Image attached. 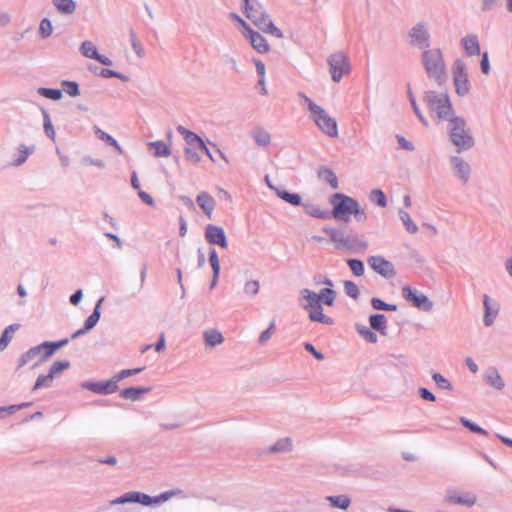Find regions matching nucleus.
I'll return each mask as SVG.
<instances>
[{"label": "nucleus", "mask_w": 512, "mask_h": 512, "mask_svg": "<svg viewBox=\"0 0 512 512\" xmlns=\"http://www.w3.org/2000/svg\"><path fill=\"white\" fill-rule=\"evenodd\" d=\"M316 284H324L327 287L321 289L318 293L311 291L307 288L301 290L300 294L307 304L303 306L304 310L308 312V318L312 322H318L325 325H333L334 320L323 313V306H333L337 297V292L333 290V282L322 275L314 277Z\"/></svg>", "instance_id": "obj_1"}, {"label": "nucleus", "mask_w": 512, "mask_h": 512, "mask_svg": "<svg viewBox=\"0 0 512 512\" xmlns=\"http://www.w3.org/2000/svg\"><path fill=\"white\" fill-rule=\"evenodd\" d=\"M68 343L69 339L65 338L56 342L45 341L37 346L31 347L18 358L15 372H19L24 366L29 364H31V369L37 368L40 364L52 357L58 349L65 347Z\"/></svg>", "instance_id": "obj_2"}, {"label": "nucleus", "mask_w": 512, "mask_h": 512, "mask_svg": "<svg viewBox=\"0 0 512 512\" xmlns=\"http://www.w3.org/2000/svg\"><path fill=\"white\" fill-rule=\"evenodd\" d=\"M446 130L449 140L456 147L457 152L468 151L474 146L475 139L472 131L467 127L463 117L455 115L448 120Z\"/></svg>", "instance_id": "obj_3"}, {"label": "nucleus", "mask_w": 512, "mask_h": 512, "mask_svg": "<svg viewBox=\"0 0 512 512\" xmlns=\"http://www.w3.org/2000/svg\"><path fill=\"white\" fill-rule=\"evenodd\" d=\"M422 100L426 104L431 115L434 116L438 122H447L455 116V111L449 94L446 91H425L423 93Z\"/></svg>", "instance_id": "obj_4"}, {"label": "nucleus", "mask_w": 512, "mask_h": 512, "mask_svg": "<svg viewBox=\"0 0 512 512\" xmlns=\"http://www.w3.org/2000/svg\"><path fill=\"white\" fill-rule=\"evenodd\" d=\"M244 13L261 31L277 38L283 37L281 30L273 24L259 0H244Z\"/></svg>", "instance_id": "obj_5"}, {"label": "nucleus", "mask_w": 512, "mask_h": 512, "mask_svg": "<svg viewBox=\"0 0 512 512\" xmlns=\"http://www.w3.org/2000/svg\"><path fill=\"white\" fill-rule=\"evenodd\" d=\"M421 61L428 77L434 79L438 85L441 86L447 81L446 65L441 49L425 50Z\"/></svg>", "instance_id": "obj_6"}, {"label": "nucleus", "mask_w": 512, "mask_h": 512, "mask_svg": "<svg viewBox=\"0 0 512 512\" xmlns=\"http://www.w3.org/2000/svg\"><path fill=\"white\" fill-rule=\"evenodd\" d=\"M323 232L326 233L330 240L335 244L337 249H346L348 251L357 253L364 251L368 244L358 234H347L341 228H331L328 226L323 227Z\"/></svg>", "instance_id": "obj_7"}, {"label": "nucleus", "mask_w": 512, "mask_h": 512, "mask_svg": "<svg viewBox=\"0 0 512 512\" xmlns=\"http://www.w3.org/2000/svg\"><path fill=\"white\" fill-rule=\"evenodd\" d=\"M333 210L330 213L335 219L347 222L352 215L353 208L356 207V200L342 193H335L331 197Z\"/></svg>", "instance_id": "obj_8"}, {"label": "nucleus", "mask_w": 512, "mask_h": 512, "mask_svg": "<svg viewBox=\"0 0 512 512\" xmlns=\"http://www.w3.org/2000/svg\"><path fill=\"white\" fill-rule=\"evenodd\" d=\"M311 118L315 125L327 136L331 138L338 137V125L334 118L330 117L328 113L319 107L311 113Z\"/></svg>", "instance_id": "obj_9"}, {"label": "nucleus", "mask_w": 512, "mask_h": 512, "mask_svg": "<svg viewBox=\"0 0 512 512\" xmlns=\"http://www.w3.org/2000/svg\"><path fill=\"white\" fill-rule=\"evenodd\" d=\"M452 73L455 92L458 96H466L470 91V82L466 71V65L463 60L457 59L454 62Z\"/></svg>", "instance_id": "obj_10"}, {"label": "nucleus", "mask_w": 512, "mask_h": 512, "mask_svg": "<svg viewBox=\"0 0 512 512\" xmlns=\"http://www.w3.org/2000/svg\"><path fill=\"white\" fill-rule=\"evenodd\" d=\"M328 65L332 80L336 83L340 82L341 78L350 71L349 60L342 52L331 54L328 57Z\"/></svg>", "instance_id": "obj_11"}, {"label": "nucleus", "mask_w": 512, "mask_h": 512, "mask_svg": "<svg viewBox=\"0 0 512 512\" xmlns=\"http://www.w3.org/2000/svg\"><path fill=\"white\" fill-rule=\"evenodd\" d=\"M409 44L418 49H425L430 45V33L427 23H416L408 32Z\"/></svg>", "instance_id": "obj_12"}, {"label": "nucleus", "mask_w": 512, "mask_h": 512, "mask_svg": "<svg viewBox=\"0 0 512 512\" xmlns=\"http://www.w3.org/2000/svg\"><path fill=\"white\" fill-rule=\"evenodd\" d=\"M402 296L406 301L411 302L413 306L422 311L429 312L433 309L434 303L425 294L418 293L409 286L402 288Z\"/></svg>", "instance_id": "obj_13"}, {"label": "nucleus", "mask_w": 512, "mask_h": 512, "mask_svg": "<svg viewBox=\"0 0 512 512\" xmlns=\"http://www.w3.org/2000/svg\"><path fill=\"white\" fill-rule=\"evenodd\" d=\"M367 262L374 271L384 278H392L396 274L394 265L382 256H370Z\"/></svg>", "instance_id": "obj_14"}, {"label": "nucleus", "mask_w": 512, "mask_h": 512, "mask_svg": "<svg viewBox=\"0 0 512 512\" xmlns=\"http://www.w3.org/2000/svg\"><path fill=\"white\" fill-rule=\"evenodd\" d=\"M445 501L450 504L472 507L476 504L477 497L471 492L460 493L456 490H447L445 494Z\"/></svg>", "instance_id": "obj_15"}, {"label": "nucleus", "mask_w": 512, "mask_h": 512, "mask_svg": "<svg viewBox=\"0 0 512 512\" xmlns=\"http://www.w3.org/2000/svg\"><path fill=\"white\" fill-rule=\"evenodd\" d=\"M205 238L209 244L218 245L224 249L228 247L224 229L220 226L208 224L205 228Z\"/></svg>", "instance_id": "obj_16"}, {"label": "nucleus", "mask_w": 512, "mask_h": 512, "mask_svg": "<svg viewBox=\"0 0 512 512\" xmlns=\"http://www.w3.org/2000/svg\"><path fill=\"white\" fill-rule=\"evenodd\" d=\"M81 387L101 395H109L118 390V385L112 378L104 382L84 381L81 383Z\"/></svg>", "instance_id": "obj_17"}, {"label": "nucleus", "mask_w": 512, "mask_h": 512, "mask_svg": "<svg viewBox=\"0 0 512 512\" xmlns=\"http://www.w3.org/2000/svg\"><path fill=\"white\" fill-rule=\"evenodd\" d=\"M449 163L460 181L464 184L467 183L471 175V167L469 163L459 156H451L449 158Z\"/></svg>", "instance_id": "obj_18"}, {"label": "nucleus", "mask_w": 512, "mask_h": 512, "mask_svg": "<svg viewBox=\"0 0 512 512\" xmlns=\"http://www.w3.org/2000/svg\"><path fill=\"white\" fill-rule=\"evenodd\" d=\"M483 308H484V316L483 323L486 327H490L493 325L498 313H499V304L492 299L488 295L483 296Z\"/></svg>", "instance_id": "obj_19"}, {"label": "nucleus", "mask_w": 512, "mask_h": 512, "mask_svg": "<svg viewBox=\"0 0 512 512\" xmlns=\"http://www.w3.org/2000/svg\"><path fill=\"white\" fill-rule=\"evenodd\" d=\"M181 492L182 491L179 489H172V490L165 491L157 496H150V495L144 493L142 505H144V506L160 505L164 502L169 501L173 497L181 494Z\"/></svg>", "instance_id": "obj_20"}, {"label": "nucleus", "mask_w": 512, "mask_h": 512, "mask_svg": "<svg viewBox=\"0 0 512 512\" xmlns=\"http://www.w3.org/2000/svg\"><path fill=\"white\" fill-rule=\"evenodd\" d=\"M484 381L496 390H502L505 387V382L495 367H489L483 374Z\"/></svg>", "instance_id": "obj_21"}, {"label": "nucleus", "mask_w": 512, "mask_h": 512, "mask_svg": "<svg viewBox=\"0 0 512 512\" xmlns=\"http://www.w3.org/2000/svg\"><path fill=\"white\" fill-rule=\"evenodd\" d=\"M246 37L250 40L252 47L259 53H266L269 50V45L266 39L258 32L247 28Z\"/></svg>", "instance_id": "obj_22"}, {"label": "nucleus", "mask_w": 512, "mask_h": 512, "mask_svg": "<svg viewBox=\"0 0 512 512\" xmlns=\"http://www.w3.org/2000/svg\"><path fill=\"white\" fill-rule=\"evenodd\" d=\"M203 340L206 348H215L224 342L223 334L217 329H207L203 332Z\"/></svg>", "instance_id": "obj_23"}, {"label": "nucleus", "mask_w": 512, "mask_h": 512, "mask_svg": "<svg viewBox=\"0 0 512 512\" xmlns=\"http://www.w3.org/2000/svg\"><path fill=\"white\" fill-rule=\"evenodd\" d=\"M197 204L203 210V212L210 217L215 206L216 202L214 198L208 194L207 192H200L196 198Z\"/></svg>", "instance_id": "obj_24"}, {"label": "nucleus", "mask_w": 512, "mask_h": 512, "mask_svg": "<svg viewBox=\"0 0 512 512\" xmlns=\"http://www.w3.org/2000/svg\"><path fill=\"white\" fill-rule=\"evenodd\" d=\"M177 131L181 134L187 144V147L198 148V146H203V140L196 133L186 129L185 127L179 125L177 127Z\"/></svg>", "instance_id": "obj_25"}, {"label": "nucleus", "mask_w": 512, "mask_h": 512, "mask_svg": "<svg viewBox=\"0 0 512 512\" xmlns=\"http://www.w3.org/2000/svg\"><path fill=\"white\" fill-rule=\"evenodd\" d=\"M465 52L469 56L480 54V44L476 35H468L462 39Z\"/></svg>", "instance_id": "obj_26"}, {"label": "nucleus", "mask_w": 512, "mask_h": 512, "mask_svg": "<svg viewBox=\"0 0 512 512\" xmlns=\"http://www.w3.org/2000/svg\"><path fill=\"white\" fill-rule=\"evenodd\" d=\"M370 327L381 335L387 334V318L383 314H372L369 317Z\"/></svg>", "instance_id": "obj_27"}, {"label": "nucleus", "mask_w": 512, "mask_h": 512, "mask_svg": "<svg viewBox=\"0 0 512 512\" xmlns=\"http://www.w3.org/2000/svg\"><path fill=\"white\" fill-rule=\"evenodd\" d=\"M151 391V387H129L121 391L120 396L124 399L137 401L143 394Z\"/></svg>", "instance_id": "obj_28"}, {"label": "nucleus", "mask_w": 512, "mask_h": 512, "mask_svg": "<svg viewBox=\"0 0 512 512\" xmlns=\"http://www.w3.org/2000/svg\"><path fill=\"white\" fill-rule=\"evenodd\" d=\"M293 448L292 439L285 437L278 439L275 444L267 448L268 453H285L290 452Z\"/></svg>", "instance_id": "obj_29"}, {"label": "nucleus", "mask_w": 512, "mask_h": 512, "mask_svg": "<svg viewBox=\"0 0 512 512\" xmlns=\"http://www.w3.org/2000/svg\"><path fill=\"white\" fill-rule=\"evenodd\" d=\"M34 150H35L34 145L27 146L25 144H20L18 147L19 155L16 159H14L10 163V166H13V167L21 166L22 164H24L26 162V160L34 152Z\"/></svg>", "instance_id": "obj_30"}, {"label": "nucleus", "mask_w": 512, "mask_h": 512, "mask_svg": "<svg viewBox=\"0 0 512 512\" xmlns=\"http://www.w3.org/2000/svg\"><path fill=\"white\" fill-rule=\"evenodd\" d=\"M144 493L139 491L127 492L112 501L113 504L139 503L142 505Z\"/></svg>", "instance_id": "obj_31"}, {"label": "nucleus", "mask_w": 512, "mask_h": 512, "mask_svg": "<svg viewBox=\"0 0 512 512\" xmlns=\"http://www.w3.org/2000/svg\"><path fill=\"white\" fill-rule=\"evenodd\" d=\"M20 328L19 324H11L7 326L0 336V352L4 351L13 338V333Z\"/></svg>", "instance_id": "obj_32"}, {"label": "nucleus", "mask_w": 512, "mask_h": 512, "mask_svg": "<svg viewBox=\"0 0 512 512\" xmlns=\"http://www.w3.org/2000/svg\"><path fill=\"white\" fill-rule=\"evenodd\" d=\"M53 5L59 13L64 15L73 14L77 7L74 0H53Z\"/></svg>", "instance_id": "obj_33"}, {"label": "nucleus", "mask_w": 512, "mask_h": 512, "mask_svg": "<svg viewBox=\"0 0 512 512\" xmlns=\"http://www.w3.org/2000/svg\"><path fill=\"white\" fill-rule=\"evenodd\" d=\"M326 501L330 503L333 508L347 510L351 504V499L347 495L327 496Z\"/></svg>", "instance_id": "obj_34"}, {"label": "nucleus", "mask_w": 512, "mask_h": 512, "mask_svg": "<svg viewBox=\"0 0 512 512\" xmlns=\"http://www.w3.org/2000/svg\"><path fill=\"white\" fill-rule=\"evenodd\" d=\"M275 193L280 199L293 206L302 205L301 196L297 193H290L282 188L275 189Z\"/></svg>", "instance_id": "obj_35"}, {"label": "nucleus", "mask_w": 512, "mask_h": 512, "mask_svg": "<svg viewBox=\"0 0 512 512\" xmlns=\"http://www.w3.org/2000/svg\"><path fill=\"white\" fill-rule=\"evenodd\" d=\"M318 177L328 183L333 189L338 188V179L335 173L328 167H321L318 171Z\"/></svg>", "instance_id": "obj_36"}, {"label": "nucleus", "mask_w": 512, "mask_h": 512, "mask_svg": "<svg viewBox=\"0 0 512 512\" xmlns=\"http://www.w3.org/2000/svg\"><path fill=\"white\" fill-rule=\"evenodd\" d=\"M103 301H104V298H100L98 300L92 314L86 319L85 324H84L85 330H91L98 323V321L100 319V315H101L100 307H101V304Z\"/></svg>", "instance_id": "obj_37"}, {"label": "nucleus", "mask_w": 512, "mask_h": 512, "mask_svg": "<svg viewBox=\"0 0 512 512\" xmlns=\"http://www.w3.org/2000/svg\"><path fill=\"white\" fill-rule=\"evenodd\" d=\"M398 214L401 222L405 226L406 231L410 234H416L418 232V226L411 219L409 213L403 209H399Z\"/></svg>", "instance_id": "obj_38"}, {"label": "nucleus", "mask_w": 512, "mask_h": 512, "mask_svg": "<svg viewBox=\"0 0 512 512\" xmlns=\"http://www.w3.org/2000/svg\"><path fill=\"white\" fill-rule=\"evenodd\" d=\"M95 134H96V136L100 140H102V141L106 142L107 144L113 146L119 154L123 153L122 147L119 145L117 140L114 139L110 134L104 132L103 130H101L98 127H95Z\"/></svg>", "instance_id": "obj_39"}, {"label": "nucleus", "mask_w": 512, "mask_h": 512, "mask_svg": "<svg viewBox=\"0 0 512 512\" xmlns=\"http://www.w3.org/2000/svg\"><path fill=\"white\" fill-rule=\"evenodd\" d=\"M302 206H303L305 213L312 217L319 218V219H327L330 217V213L328 211H323L318 206H315L313 204L305 203V204H302Z\"/></svg>", "instance_id": "obj_40"}, {"label": "nucleus", "mask_w": 512, "mask_h": 512, "mask_svg": "<svg viewBox=\"0 0 512 512\" xmlns=\"http://www.w3.org/2000/svg\"><path fill=\"white\" fill-rule=\"evenodd\" d=\"M154 148L155 157H169L171 155V149L163 141H153L148 144Z\"/></svg>", "instance_id": "obj_41"}, {"label": "nucleus", "mask_w": 512, "mask_h": 512, "mask_svg": "<svg viewBox=\"0 0 512 512\" xmlns=\"http://www.w3.org/2000/svg\"><path fill=\"white\" fill-rule=\"evenodd\" d=\"M252 137L259 146H267L271 141L270 134L265 129L260 127L253 131Z\"/></svg>", "instance_id": "obj_42"}, {"label": "nucleus", "mask_w": 512, "mask_h": 512, "mask_svg": "<svg viewBox=\"0 0 512 512\" xmlns=\"http://www.w3.org/2000/svg\"><path fill=\"white\" fill-rule=\"evenodd\" d=\"M54 378L49 372L47 374H40L32 388V391H37L42 388H50L53 384Z\"/></svg>", "instance_id": "obj_43"}, {"label": "nucleus", "mask_w": 512, "mask_h": 512, "mask_svg": "<svg viewBox=\"0 0 512 512\" xmlns=\"http://www.w3.org/2000/svg\"><path fill=\"white\" fill-rule=\"evenodd\" d=\"M70 367V362L68 360H59L55 361L50 369L49 373L52 374V377L55 379L58 377L64 370H67Z\"/></svg>", "instance_id": "obj_44"}, {"label": "nucleus", "mask_w": 512, "mask_h": 512, "mask_svg": "<svg viewBox=\"0 0 512 512\" xmlns=\"http://www.w3.org/2000/svg\"><path fill=\"white\" fill-rule=\"evenodd\" d=\"M408 98H409V101H410L411 106L413 108V111H414L415 115L417 116V118L419 119V121L423 125L428 126V120L423 115L422 111L420 110L419 105L417 104L416 99H415V97H414V95H413V93H412L410 88H408Z\"/></svg>", "instance_id": "obj_45"}, {"label": "nucleus", "mask_w": 512, "mask_h": 512, "mask_svg": "<svg viewBox=\"0 0 512 512\" xmlns=\"http://www.w3.org/2000/svg\"><path fill=\"white\" fill-rule=\"evenodd\" d=\"M42 113H43V128H44V132L47 135V137H49L50 139L54 140L55 139V130H54V127H53L50 115L44 109H42Z\"/></svg>", "instance_id": "obj_46"}, {"label": "nucleus", "mask_w": 512, "mask_h": 512, "mask_svg": "<svg viewBox=\"0 0 512 512\" xmlns=\"http://www.w3.org/2000/svg\"><path fill=\"white\" fill-rule=\"evenodd\" d=\"M369 199L371 202L379 207H385L387 205V199L384 192L380 189H374L370 192Z\"/></svg>", "instance_id": "obj_47"}, {"label": "nucleus", "mask_w": 512, "mask_h": 512, "mask_svg": "<svg viewBox=\"0 0 512 512\" xmlns=\"http://www.w3.org/2000/svg\"><path fill=\"white\" fill-rule=\"evenodd\" d=\"M62 91L66 92L71 97L80 95L79 84L76 81H62Z\"/></svg>", "instance_id": "obj_48"}, {"label": "nucleus", "mask_w": 512, "mask_h": 512, "mask_svg": "<svg viewBox=\"0 0 512 512\" xmlns=\"http://www.w3.org/2000/svg\"><path fill=\"white\" fill-rule=\"evenodd\" d=\"M37 92L39 95L54 101L60 100L62 98V90L60 89L41 87L37 90Z\"/></svg>", "instance_id": "obj_49"}, {"label": "nucleus", "mask_w": 512, "mask_h": 512, "mask_svg": "<svg viewBox=\"0 0 512 512\" xmlns=\"http://www.w3.org/2000/svg\"><path fill=\"white\" fill-rule=\"evenodd\" d=\"M80 52L83 56L94 59L98 53L96 46L90 41L82 42Z\"/></svg>", "instance_id": "obj_50"}, {"label": "nucleus", "mask_w": 512, "mask_h": 512, "mask_svg": "<svg viewBox=\"0 0 512 512\" xmlns=\"http://www.w3.org/2000/svg\"><path fill=\"white\" fill-rule=\"evenodd\" d=\"M357 332L369 343H376L378 340L377 335L371 331L370 328L363 326V325H357Z\"/></svg>", "instance_id": "obj_51"}, {"label": "nucleus", "mask_w": 512, "mask_h": 512, "mask_svg": "<svg viewBox=\"0 0 512 512\" xmlns=\"http://www.w3.org/2000/svg\"><path fill=\"white\" fill-rule=\"evenodd\" d=\"M371 305L376 310H385V311H396L398 309L397 305L395 304H388L384 302L383 300L373 297L371 299Z\"/></svg>", "instance_id": "obj_52"}, {"label": "nucleus", "mask_w": 512, "mask_h": 512, "mask_svg": "<svg viewBox=\"0 0 512 512\" xmlns=\"http://www.w3.org/2000/svg\"><path fill=\"white\" fill-rule=\"evenodd\" d=\"M432 379L434 380V382L440 389L450 390V391L453 390V386H452L451 382L447 378H445L442 374L435 372L432 374Z\"/></svg>", "instance_id": "obj_53"}, {"label": "nucleus", "mask_w": 512, "mask_h": 512, "mask_svg": "<svg viewBox=\"0 0 512 512\" xmlns=\"http://www.w3.org/2000/svg\"><path fill=\"white\" fill-rule=\"evenodd\" d=\"M143 370H144V367L133 368V369H125V370L120 371L116 375H114L112 377V380L115 381V384L118 385L119 381L123 380L126 377H129V376H132V375H136V374L142 372Z\"/></svg>", "instance_id": "obj_54"}, {"label": "nucleus", "mask_w": 512, "mask_h": 512, "mask_svg": "<svg viewBox=\"0 0 512 512\" xmlns=\"http://www.w3.org/2000/svg\"><path fill=\"white\" fill-rule=\"evenodd\" d=\"M460 423L467 429H469L473 433L481 434V435H487V431L481 428L476 423L470 421L469 419L465 417L460 418Z\"/></svg>", "instance_id": "obj_55"}, {"label": "nucleus", "mask_w": 512, "mask_h": 512, "mask_svg": "<svg viewBox=\"0 0 512 512\" xmlns=\"http://www.w3.org/2000/svg\"><path fill=\"white\" fill-rule=\"evenodd\" d=\"M347 264L355 276H362L364 273V263L359 259H348Z\"/></svg>", "instance_id": "obj_56"}, {"label": "nucleus", "mask_w": 512, "mask_h": 512, "mask_svg": "<svg viewBox=\"0 0 512 512\" xmlns=\"http://www.w3.org/2000/svg\"><path fill=\"white\" fill-rule=\"evenodd\" d=\"M344 292L347 296L355 300L359 297L360 294L358 286L354 282L349 280L344 282Z\"/></svg>", "instance_id": "obj_57"}, {"label": "nucleus", "mask_w": 512, "mask_h": 512, "mask_svg": "<svg viewBox=\"0 0 512 512\" xmlns=\"http://www.w3.org/2000/svg\"><path fill=\"white\" fill-rule=\"evenodd\" d=\"M52 24L48 18H44L41 20L39 25V34L42 38H47L52 34Z\"/></svg>", "instance_id": "obj_58"}, {"label": "nucleus", "mask_w": 512, "mask_h": 512, "mask_svg": "<svg viewBox=\"0 0 512 512\" xmlns=\"http://www.w3.org/2000/svg\"><path fill=\"white\" fill-rule=\"evenodd\" d=\"M184 155H185L186 160H188L192 163H198L201 160V157L198 153L197 148L185 147Z\"/></svg>", "instance_id": "obj_59"}, {"label": "nucleus", "mask_w": 512, "mask_h": 512, "mask_svg": "<svg viewBox=\"0 0 512 512\" xmlns=\"http://www.w3.org/2000/svg\"><path fill=\"white\" fill-rule=\"evenodd\" d=\"M274 329H275V323H274V321H272L270 323L269 327L260 334L259 339H258L259 344L263 345L267 341H269L274 333Z\"/></svg>", "instance_id": "obj_60"}, {"label": "nucleus", "mask_w": 512, "mask_h": 512, "mask_svg": "<svg viewBox=\"0 0 512 512\" xmlns=\"http://www.w3.org/2000/svg\"><path fill=\"white\" fill-rule=\"evenodd\" d=\"M209 262L213 272H220V262L215 249H211L209 252Z\"/></svg>", "instance_id": "obj_61"}, {"label": "nucleus", "mask_w": 512, "mask_h": 512, "mask_svg": "<svg viewBox=\"0 0 512 512\" xmlns=\"http://www.w3.org/2000/svg\"><path fill=\"white\" fill-rule=\"evenodd\" d=\"M244 292L251 295H256L259 292V282L256 280L247 281L244 285Z\"/></svg>", "instance_id": "obj_62"}, {"label": "nucleus", "mask_w": 512, "mask_h": 512, "mask_svg": "<svg viewBox=\"0 0 512 512\" xmlns=\"http://www.w3.org/2000/svg\"><path fill=\"white\" fill-rule=\"evenodd\" d=\"M418 394L425 401L434 402L436 400L435 395L427 388L420 387L418 389Z\"/></svg>", "instance_id": "obj_63"}, {"label": "nucleus", "mask_w": 512, "mask_h": 512, "mask_svg": "<svg viewBox=\"0 0 512 512\" xmlns=\"http://www.w3.org/2000/svg\"><path fill=\"white\" fill-rule=\"evenodd\" d=\"M396 139L399 143L400 148L407 150V151H414L415 147L414 145L408 141L405 137L401 135H397Z\"/></svg>", "instance_id": "obj_64"}]
</instances>
